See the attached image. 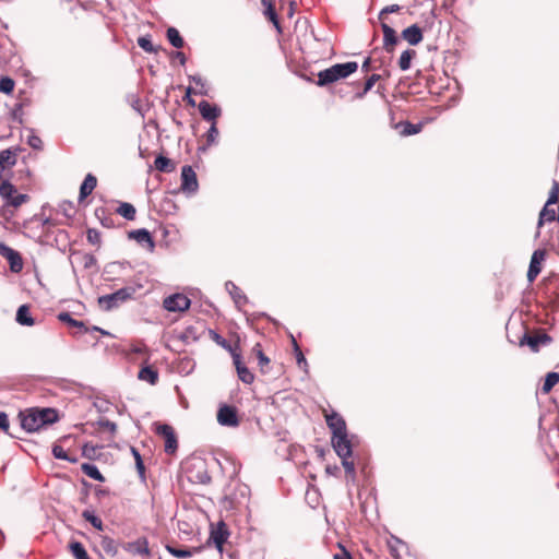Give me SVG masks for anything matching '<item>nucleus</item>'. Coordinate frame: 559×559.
I'll return each instance as SVG.
<instances>
[{"mask_svg": "<svg viewBox=\"0 0 559 559\" xmlns=\"http://www.w3.org/2000/svg\"><path fill=\"white\" fill-rule=\"evenodd\" d=\"M20 417L23 429L28 432H35L58 420V414L53 408L28 409L21 413Z\"/></svg>", "mask_w": 559, "mask_h": 559, "instance_id": "obj_1", "label": "nucleus"}, {"mask_svg": "<svg viewBox=\"0 0 559 559\" xmlns=\"http://www.w3.org/2000/svg\"><path fill=\"white\" fill-rule=\"evenodd\" d=\"M358 69V63L355 61H349L345 63H336L325 70H322L318 73V82L319 86H325L328 84L334 83L341 79H346Z\"/></svg>", "mask_w": 559, "mask_h": 559, "instance_id": "obj_2", "label": "nucleus"}, {"mask_svg": "<svg viewBox=\"0 0 559 559\" xmlns=\"http://www.w3.org/2000/svg\"><path fill=\"white\" fill-rule=\"evenodd\" d=\"M134 293L133 288L124 287L121 289H118L117 292L104 295L98 298V305L103 310H111L116 307H118L120 304L128 300L132 294Z\"/></svg>", "mask_w": 559, "mask_h": 559, "instance_id": "obj_3", "label": "nucleus"}, {"mask_svg": "<svg viewBox=\"0 0 559 559\" xmlns=\"http://www.w3.org/2000/svg\"><path fill=\"white\" fill-rule=\"evenodd\" d=\"M0 195L5 200V205L19 207L28 201V195L17 193L16 188L8 180L0 185Z\"/></svg>", "mask_w": 559, "mask_h": 559, "instance_id": "obj_4", "label": "nucleus"}, {"mask_svg": "<svg viewBox=\"0 0 559 559\" xmlns=\"http://www.w3.org/2000/svg\"><path fill=\"white\" fill-rule=\"evenodd\" d=\"M156 433L160 436L165 441V452L168 454L175 453L178 448V441L173 427L167 424L158 425L156 428Z\"/></svg>", "mask_w": 559, "mask_h": 559, "instance_id": "obj_5", "label": "nucleus"}, {"mask_svg": "<svg viewBox=\"0 0 559 559\" xmlns=\"http://www.w3.org/2000/svg\"><path fill=\"white\" fill-rule=\"evenodd\" d=\"M190 299L183 294H174L164 299L163 306L167 311L181 312L189 309Z\"/></svg>", "mask_w": 559, "mask_h": 559, "instance_id": "obj_6", "label": "nucleus"}, {"mask_svg": "<svg viewBox=\"0 0 559 559\" xmlns=\"http://www.w3.org/2000/svg\"><path fill=\"white\" fill-rule=\"evenodd\" d=\"M0 255L9 262L10 270L13 273H19L22 271L23 259L16 250L10 248L3 242H0Z\"/></svg>", "mask_w": 559, "mask_h": 559, "instance_id": "obj_7", "label": "nucleus"}, {"mask_svg": "<svg viewBox=\"0 0 559 559\" xmlns=\"http://www.w3.org/2000/svg\"><path fill=\"white\" fill-rule=\"evenodd\" d=\"M217 421L222 426L237 427L239 425L237 409L229 405H222L217 412Z\"/></svg>", "mask_w": 559, "mask_h": 559, "instance_id": "obj_8", "label": "nucleus"}, {"mask_svg": "<svg viewBox=\"0 0 559 559\" xmlns=\"http://www.w3.org/2000/svg\"><path fill=\"white\" fill-rule=\"evenodd\" d=\"M199 188L195 171L191 166H183L181 169V190L194 193Z\"/></svg>", "mask_w": 559, "mask_h": 559, "instance_id": "obj_9", "label": "nucleus"}, {"mask_svg": "<svg viewBox=\"0 0 559 559\" xmlns=\"http://www.w3.org/2000/svg\"><path fill=\"white\" fill-rule=\"evenodd\" d=\"M229 532L224 522L221 521L215 526L212 525L210 542H212L219 551H222L223 545L227 540Z\"/></svg>", "mask_w": 559, "mask_h": 559, "instance_id": "obj_10", "label": "nucleus"}, {"mask_svg": "<svg viewBox=\"0 0 559 559\" xmlns=\"http://www.w3.org/2000/svg\"><path fill=\"white\" fill-rule=\"evenodd\" d=\"M546 258V251L542 249H537L533 252L528 271H527V280L528 282L535 281V278L539 275L542 271V263Z\"/></svg>", "mask_w": 559, "mask_h": 559, "instance_id": "obj_11", "label": "nucleus"}, {"mask_svg": "<svg viewBox=\"0 0 559 559\" xmlns=\"http://www.w3.org/2000/svg\"><path fill=\"white\" fill-rule=\"evenodd\" d=\"M332 445L340 457L352 456V444L348 440L347 432L332 436Z\"/></svg>", "mask_w": 559, "mask_h": 559, "instance_id": "obj_12", "label": "nucleus"}, {"mask_svg": "<svg viewBox=\"0 0 559 559\" xmlns=\"http://www.w3.org/2000/svg\"><path fill=\"white\" fill-rule=\"evenodd\" d=\"M123 549L133 556L148 557L151 555L148 542L144 537L124 544Z\"/></svg>", "mask_w": 559, "mask_h": 559, "instance_id": "obj_13", "label": "nucleus"}, {"mask_svg": "<svg viewBox=\"0 0 559 559\" xmlns=\"http://www.w3.org/2000/svg\"><path fill=\"white\" fill-rule=\"evenodd\" d=\"M328 427L332 430V436L343 435L347 432L345 420L341 415L333 412L325 415Z\"/></svg>", "mask_w": 559, "mask_h": 559, "instance_id": "obj_14", "label": "nucleus"}, {"mask_svg": "<svg viewBox=\"0 0 559 559\" xmlns=\"http://www.w3.org/2000/svg\"><path fill=\"white\" fill-rule=\"evenodd\" d=\"M129 238L134 239L138 243L146 247L150 251H153L155 248V242L150 231L145 228L130 231Z\"/></svg>", "mask_w": 559, "mask_h": 559, "instance_id": "obj_15", "label": "nucleus"}, {"mask_svg": "<svg viewBox=\"0 0 559 559\" xmlns=\"http://www.w3.org/2000/svg\"><path fill=\"white\" fill-rule=\"evenodd\" d=\"M551 337L546 334H538V335H527L525 334L522 340V344L526 343L533 352H538L540 345H547L550 344Z\"/></svg>", "mask_w": 559, "mask_h": 559, "instance_id": "obj_16", "label": "nucleus"}, {"mask_svg": "<svg viewBox=\"0 0 559 559\" xmlns=\"http://www.w3.org/2000/svg\"><path fill=\"white\" fill-rule=\"evenodd\" d=\"M199 111L203 119L215 122L216 118L221 115V109L216 105H211L209 102H201L199 104Z\"/></svg>", "mask_w": 559, "mask_h": 559, "instance_id": "obj_17", "label": "nucleus"}, {"mask_svg": "<svg viewBox=\"0 0 559 559\" xmlns=\"http://www.w3.org/2000/svg\"><path fill=\"white\" fill-rule=\"evenodd\" d=\"M383 32V46L384 49L389 52L393 50V47L397 44L399 38L396 36L395 31L385 23L381 25Z\"/></svg>", "mask_w": 559, "mask_h": 559, "instance_id": "obj_18", "label": "nucleus"}, {"mask_svg": "<svg viewBox=\"0 0 559 559\" xmlns=\"http://www.w3.org/2000/svg\"><path fill=\"white\" fill-rule=\"evenodd\" d=\"M402 37L405 39L409 45H417L423 40V33L419 26L416 24L411 25L406 27L402 32Z\"/></svg>", "mask_w": 559, "mask_h": 559, "instance_id": "obj_19", "label": "nucleus"}, {"mask_svg": "<svg viewBox=\"0 0 559 559\" xmlns=\"http://www.w3.org/2000/svg\"><path fill=\"white\" fill-rule=\"evenodd\" d=\"M234 362L237 369V373L239 379L246 383L251 384L254 380L253 373L241 362L240 356L235 355L234 356Z\"/></svg>", "mask_w": 559, "mask_h": 559, "instance_id": "obj_20", "label": "nucleus"}, {"mask_svg": "<svg viewBox=\"0 0 559 559\" xmlns=\"http://www.w3.org/2000/svg\"><path fill=\"white\" fill-rule=\"evenodd\" d=\"M194 466L198 468L197 473L193 474V473H190L188 475V478L190 481L192 483H198V484H207L210 483L211 480V477L210 475L207 474L205 467H204V463L202 461H198Z\"/></svg>", "mask_w": 559, "mask_h": 559, "instance_id": "obj_21", "label": "nucleus"}, {"mask_svg": "<svg viewBox=\"0 0 559 559\" xmlns=\"http://www.w3.org/2000/svg\"><path fill=\"white\" fill-rule=\"evenodd\" d=\"M226 290L234 299L237 307H242L247 302V297L242 294L241 289L233 282L228 281L225 284Z\"/></svg>", "mask_w": 559, "mask_h": 559, "instance_id": "obj_22", "label": "nucleus"}, {"mask_svg": "<svg viewBox=\"0 0 559 559\" xmlns=\"http://www.w3.org/2000/svg\"><path fill=\"white\" fill-rule=\"evenodd\" d=\"M16 164V154L11 150H3L0 152V178H2L3 170L11 168Z\"/></svg>", "mask_w": 559, "mask_h": 559, "instance_id": "obj_23", "label": "nucleus"}, {"mask_svg": "<svg viewBox=\"0 0 559 559\" xmlns=\"http://www.w3.org/2000/svg\"><path fill=\"white\" fill-rule=\"evenodd\" d=\"M97 186V179L94 175L87 174L80 187V200L88 197Z\"/></svg>", "mask_w": 559, "mask_h": 559, "instance_id": "obj_24", "label": "nucleus"}, {"mask_svg": "<svg viewBox=\"0 0 559 559\" xmlns=\"http://www.w3.org/2000/svg\"><path fill=\"white\" fill-rule=\"evenodd\" d=\"M16 322L21 325L32 326L34 325V319L31 314L29 307L22 305L16 311Z\"/></svg>", "mask_w": 559, "mask_h": 559, "instance_id": "obj_25", "label": "nucleus"}, {"mask_svg": "<svg viewBox=\"0 0 559 559\" xmlns=\"http://www.w3.org/2000/svg\"><path fill=\"white\" fill-rule=\"evenodd\" d=\"M551 205L545 204L543 210L539 213V218L537 223L538 230L536 231L535 237H539V228L544 225L546 222H554L556 219V212L554 209L550 207Z\"/></svg>", "mask_w": 559, "mask_h": 559, "instance_id": "obj_26", "label": "nucleus"}, {"mask_svg": "<svg viewBox=\"0 0 559 559\" xmlns=\"http://www.w3.org/2000/svg\"><path fill=\"white\" fill-rule=\"evenodd\" d=\"M138 378L142 381H145L152 385L156 384L158 381V372L151 366H146L141 368L139 371Z\"/></svg>", "mask_w": 559, "mask_h": 559, "instance_id": "obj_27", "label": "nucleus"}, {"mask_svg": "<svg viewBox=\"0 0 559 559\" xmlns=\"http://www.w3.org/2000/svg\"><path fill=\"white\" fill-rule=\"evenodd\" d=\"M81 469H82V472L86 476H88L90 478H92L94 480H97V481H104L105 480V477L99 472L98 467L96 465H94V464L83 463L81 465Z\"/></svg>", "mask_w": 559, "mask_h": 559, "instance_id": "obj_28", "label": "nucleus"}, {"mask_svg": "<svg viewBox=\"0 0 559 559\" xmlns=\"http://www.w3.org/2000/svg\"><path fill=\"white\" fill-rule=\"evenodd\" d=\"M116 212L128 221H133L136 214L135 207L128 202H121Z\"/></svg>", "mask_w": 559, "mask_h": 559, "instance_id": "obj_29", "label": "nucleus"}, {"mask_svg": "<svg viewBox=\"0 0 559 559\" xmlns=\"http://www.w3.org/2000/svg\"><path fill=\"white\" fill-rule=\"evenodd\" d=\"M154 164L155 168L158 171L171 173L173 170H175V165L173 164V162L168 157L163 155L157 156Z\"/></svg>", "mask_w": 559, "mask_h": 559, "instance_id": "obj_30", "label": "nucleus"}, {"mask_svg": "<svg viewBox=\"0 0 559 559\" xmlns=\"http://www.w3.org/2000/svg\"><path fill=\"white\" fill-rule=\"evenodd\" d=\"M559 382V373L558 372H548L545 378V382L542 388V392L544 394H548L552 388Z\"/></svg>", "mask_w": 559, "mask_h": 559, "instance_id": "obj_31", "label": "nucleus"}, {"mask_svg": "<svg viewBox=\"0 0 559 559\" xmlns=\"http://www.w3.org/2000/svg\"><path fill=\"white\" fill-rule=\"evenodd\" d=\"M416 56V51L413 49L404 50L399 59V67L402 71H406L411 68L412 59Z\"/></svg>", "mask_w": 559, "mask_h": 559, "instance_id": "obj_32", "label": "nucleus"}, {"mask_svg": "<svg viewBox=\"0 0 559 559\" xmlns=\"http://www.w3.org/2000/svg\"><path fill=\"white\" fill-rule=\"evenodd\" d=\"M58 319L61 321V322H64V323H68L69 325L71 326H75V328H79L83 333H85L87 331V329L85 328L84 323L82 321H78L75 319H73L70 313L68 312H61L58 314Z\"/></svg>", "mask_w": 559, "mask_h": 559, "instance_id": "obj_33", "label": "nucleus"}, {"mask_svg": "<svg viewBox=\"0 0 559 559\" xmlns=\"http://www.w3.org/2000/svg\"><path fill=\"white\" fill-rule=\"evenodd\" d=\"M167 38L169 40V43L175 47V48H181L183 47V39L182 37L180 36L179 32L177 28L175 27H169L167 29Z\"/></svg>", "mask_w": 559, "mask_h": 559, "instance_id": "obj_34", "label": "nucleus"}, {"mask_svg": "<svg viewBox=\"0 0 559 559\" xmlns=\"http://www.w3.org/2000/svg\"><path fill=\"white\" fill-rule=\"evenodd\" d=\"M70 549L75 559H90L84 546L81 543H72L70 545Z\"/></svg>", "mask_w": 559, "mask_h": 559, "instance_id": "obj_35", "label": "nucleus"}, {"mask_svg": "<svg viewBox=\"0 0 559 559\" xmlns=\"http://www.w3.org/2000/svg\"><path fill=\"white\" fill-rule=\"evenodd\" d=\"M82 516L90 522L93 527H95L98 531H103V521L94 514V512L90 510H85L82 513Z\"/></svg>", "mask_w": 559, "mask_h": 559, "instance_id": "obj_36", "label": "nucleus"}, {"mask_svg": "<svg viewBox=\"0 0 559 559\" xmlns=\"http://www.w3.org/2000/svg\"><path fill=\"white\" fill-rule=\"evenodd\" d=\"M253 350L257 353L258 364L260 366V369L262 372H266V368L270 364V359L263 354L261 350L260 344H257L253 348Z\"/></svg>", "mask_w": 559, "mask_h": 559, "instance_id": "obj_37", "label": "nucleus"}, {"mask_svg": "<svg viewBox=\"0 0 559 559\" xmlns=\"http://www.w3.org/2000/svg\"><path fill=\"white\" fill-rule=\"evenodd\" d=\"M189 80L195 84V90H198V94H207L206 82L200 75H191L189 76Z\"/></svg>", "mask_w": 559, "mask_h": 559, "instance_id": "obj_38", "label": "nucleus"}, {"mask_svg": "<svg viewBox=\"0 0 559 559\" xmlns=\"http://www.w3.org/2000/svg\"><path fill=\"white\" fill-rule=\"evenodd\" d=\"M14 81L9 76L0 79V92L4 94H11L14 90Z\"/></svg>", "mask_w": 559, "mask_h": 559, "instance_id": "obj_39", "label": "nucleus"}, {"mask_svg": "<svg viewBox=\"0 0 559 559\" xmlns=\"http://www.w3.org/2000/svg\"><path fill=\"white\" fill-rule=\"evenodd\" d=\"M52 454L56 459H59V460H64V461H69L72 463L76 462V459L69 457L66 450L61 445H58V444H55L52 447Z\"/></svg>", "mask_w": 559, "mask_h": 559, "instance_id": "obj_40", "label": "nucleus"}, {"mask_svg": "<svg viewBox=\"0 0 559 559\" xmlns=\"http://www.w3.org/2000/svg\"><path fill=\"white\" fill-rule=\"evenodd\" d=\"M166 549L169 554H171L176 558H188L192 556V551L190 549H181L176 548L174 546H166Z\"/></svg>", "mask_w": 559, "mask_h": 559, "instance_id": "obj_41", "label": "nucleus"}, {"mask_svg": "<svg viewBox=\"0 0 559 559\" xmlns=\"http://www.w3.org/2000/svg\"><path fill=\"white\" fill-rule=\"evenodd\" d=\"M87 241L94 246H99L100 245V241H102V238H100V233L97 230V229H94V228H90L87 230Z\"/></svg>", "mask_w": 559, "mask_h": 559, "instance_id": "obj_42", "label": "nucleus"}, {"mask_svg": "<svg viewBox=\"0 0 559 559\" xmlns=\"http://www.w3.org/2000/svg\"><path fill=\"white\" fill-rule=\"evenodd\" d=\"M217 136L218 130L216 128V122H213L206 134L207 145L214 144L217 140Z\"/></svg>", "mask_w": 559, "mask_h": 559, "instance_id": "obj_43", "label": "nucleus"}, {"mask_svg": "<svg viewBox=\"0 0 559 559\" xmlns=\"http://www.w3.org/2000/svg\"><path fill=\"white\" fill-rule=\"evenodd\" d=\"M138 45L146 52H153L154 51V47H153V44L150 39V37H139L138 39Z\"/></svg>", "mask_w": 559, "mask_h": 559, "instance_id": "obj_44", "label": "nucleus"}, {"mask_svg": "<svg viewBox=\"0 0 559 559\" xmlns=\"http://www.w3.org/2000/svg\"><path fill=\"white\" fill-rule=\"evenodd\" d=\"M420 131V126L418 124H413L411 122H406L404 124V128H403V131H402V134L403 135H412V134H416Z\"/></svg>", "mask_w": 559, "mask_h": 559, "instance_id": "obj_45", "label": "nucleus"}, {"mask_svg": "<svg viewBox=\"0 0 559 559\" xmlns=\"http://www.w3.org/2000/svg\"><path fill=\"white\" fill-rule=\"evenodd\" d=\"M558 192H559V186L557 182H554V186L551 188V191L549 193V198H548L546 204H548V205L556 204L558 201Z\"/></svg>", "mask_w": 559, "mask_h": 559, "instance_id": "obj_46", "label": "nucleus"}, {"mask_svg": "<svg viewBox=\"0 0 559 559\" xmlns=\"http://www.w3.org/2000/svg\"><path fill=\"white\" fill-rule=\"evenodd\" d=\"M27 144L33 147L34 150H41L43 147V141L39 136L35 134H31L27 139Z\"/></svg>", "mask_w": 559, "mask_h": 559, "instance_id": "obj_47", "label": "nucleus"}, {"mask_svg": "<svg viewBox=\"0 0 559 559\" xmlns=\"http://www.w3.org/2000/svg\"><path fill=\"white\" fill-rule=\"evenodd\" d=\"M350 456H344V457H341L342 459V464L346 471L347 474L354 476L355 475V464L353 461H349Z\"/></svg>", "mask_w": 559, "mask_h": 559, "instance_id": "obj_48", "label": "nucleus"}, {"mask_svg": "<svg viewBox=\"0 0 559 559\" xmlns=\"http://www.w3.org/2000/svg\"><path fill=\"white\" fill-rule=\"evenodd\" d=\"M380 78L381 76L379 74L370 75L365 82L364 93H368L373 87V85L380 80Z\"/></svg>", "mask_w": 559, "mask_h": 559, "instance_id": "obj_49", "label": "nucleus"}, {"mask_svg": "<svg viewBox=\"0 0 559 559\" xmlns=\"http://www.w3.org/2000/svg\"><path fill=\"white\" fill-rule=\"evenodd\" d=\"M399 10H400V5H397V4H392V5L385 7L381 10V12L379 14V19H383V15H385L388 13L397 12Z\"/></svg>", "mask_w": 559, "mask_h": 559, "instance_id": "obj_50", "label": "nucleus"}, {"mask_svg": "<svg viewBox=\"0 0 559 559\" xmlns=\"http://www.w3.org/2000/svg\"><path fill=\"white\" fill-rule=\"evenodd\" d=\"M135 467L139 473V476L144 479L145 478V467L142 459H139L138 462H135Z\"/></svg>", "mask_w": 559, "mask_h": 559, "instance_id": "obj_51", "label": "nucleus"}, {"mask_svg": "<svg viewBox=\"0 0 559 559\" xmlns=\"http://www.w3.org/2000/svg\"><path fill=\"white\" fill-rule=\"evenodd\" d=\"M0 428L3 430L9 429V419L5 413L0 412Z\"/></svg>", "mask_w": 559, "mask_h": 559, "instance_id": "obj_52", "label": "nucleus"}, {"mask_svg": "<svg viewBox=\"0 0 559 559\" xmlns=\"http://www.w3.org/2000/svg\"><path fill=\"white\" fill-rule=\"evenodd\" d=\"M103 547L106 551H115L114 549V540L110 538H105L103 540Z\"/></svg>", "mask_w": 559, "mask_h": 559, "instance_id": "obj_53", "label": "nucleus"}, {"mask_svg": "<svg viewBox=\"0 0 559 559\" xmlns=\"http://www.w3.org/2000/svg\"><path fill=\"white\" fill-rule=\"evenodd\" d=\"M333 559H352L350 555L342 547V551L335 554Z\"/></svg>", "mask_w": 559, "mask_h": 559, "instance_id": "obj_54", "label": "nucleus"}, {"mask_svg": "<svg viewBox=\"0 0 559 559\" xmlns=\"http://www.w3.org/2000/svg\"><path fill=\"white\" fill-rule=\"evenodd\" d=\"M102 426L107 428L111 432H115L117 430V425L109 420L102 423Z\"/></svg>", "mask_w": 559, "mask_h": 559, "instance_id": "obj_55", "label": "nucleus"}, {"mask_svg": "<svg viewBox=\"0 0 559 559\" xmlns=\"http://www.w3.org/2000/svg\"><path fill=\"white\" fill-rule=\"evenodd\" d=\"M192 93L198 94V90H195V88H193V87H191V86L187 87V92H186V94H187V97H188V99H189V104H191L192 106H194V105H195L194 100L190 98V95H191Z\"/></svg>", "mask_w": 559, "mask_h": 559, "instance_id": "obj_56", "label": "nucleus"}, {"mask_svg": "<svg viewBox=\"0 0 559 559\" xmlns=\"http://www.w3.org/2000/svg\"><path fill=\"white\" fill-rule=\"evenodd\" d=\"M371 62H372L371 58H370V57H368V58L362 62L361 69H362L364 71H369V70L371 69Z\"/></svg>", "mask_w": 559, "mask_h": 559, "instance_id": "obj_57", "label": "nucleus"}, {"mask_svg": "<svg viewBox=\"0 0 559 559\" xmlns=\"http://www.w3.org/2000/svg\"><path fill=\"white\" fill-rule=\"evenodd\" d=\"M95 448L94 447H90L88 444H84L83 447V455L85 456H91L90 452H94Z\"/></svg>", "mask_w": 559, "mask_h": 559, "instance_id": "obj_58", "label": "nucleus"}, {"mask_svg": "<svg viewBox=\"0 0 559 559\" xmlns=\"http://www.w3.org/2000/svg\"><path fill=\"white\" fill-rule=\"evenodd\" d=\"M130 450H131V453H132L135 462H138L139 459H142L140 452L134 447H131Z\"/></svg>", "mask_w": 559, "mask_h": 559, "instance_id": "obj_59", "label": "nucleus"}, {"mask_svg": "<svg viewBox=\"0 0 559 559\" xmlns=\"http://www.w3.org/2000/svg\"><path fill=\"white\" fill-rule=\"evenodd\" d=\"M298 353H297V361H298V365H301L302 362L306 364V359L302 355V353L297 348Z\"/></svg>", "mask_w": 559, "mask_h": 559, "instance_id": "obj_60", "label": "nucleus"}, {"mask_svg": "<svg viewBox=\"0 0 559 559\" xmlns=\"http://www.w3.org/2000/svg\"><path fill=\"white\" fill-rule=\"evenodd\" d=\"M325 471L329 474H334L335 472L338 471V467L337 466H326Z\"/></svg>", "mask_w": 559, "mask_h": 559, "instance_id": "obj_61", "label": "nucleus"}, {"mask_svg": "<svg viewBox=\"0 0 559 559\" xmlns=\"http://www.w3.org/2000/svg\"><path fill=\"white\" fill-rule=\"evenodd\" d=\"M176 56L180 60L181 64L186 63V57H185V55L182 52H177Z\"/></svg>", "mask_w": 559, "mask_h": 559, "instance_id": "obj_62", "label": "nucleus"}, {"mask_svg": "<svg viewBox=\"0 0 559 559\" xmlns=\"http://www.w3.org/2000/svg\"><path fill=\"white\" fill-rule=\"evenodd\" d=\"M269 14H270L271 20L276 22V14L271 7L269 8Z\"/></svg>", "mask_w": 559, "mask_h": 559, "instance_id": "obj_63", "label": "nucleus"}, {"mask_svg": "<svg viewBox=\"0 0 559 559\" xmlns=\"http://www.w3.org/2000/svg\"><path fill=\"white\" fill-rule=\"evenodd\" d=\"M367 93H364V90L356 94L357 98H362Z\"/></svg>", "mask_w": 559, "mask_h": 559, "instance_id": "obj_64", "label": "nucleus"}]
</instances>
